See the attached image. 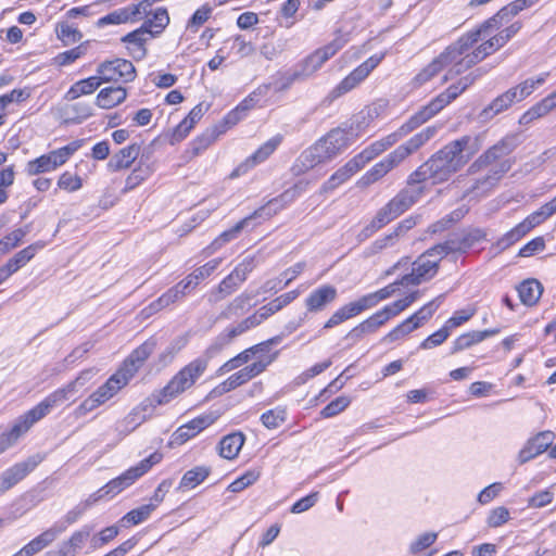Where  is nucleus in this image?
I'll use <instances>...</instances> for the list:
<instances>
[{
  "mask_svg": "<svg viewBox=\"0 0 556 556\" xmlns=\"http://www.w3.org/2000/svg\"><path fill=\"white\" fill-rule=\"evenodd\" d=\"M87 45H88V42L86 41L71 50L59 53L58 56L55 58L56 63L61 66H64V65L75 62L77 59H79L80 56L86 54Z\"/></svg>",
  "mask_w": 556,
  "mask_h": 556,
  "instance_id": "nucleus-60",
  "label": "nucleus"
},
{
  "mask_svg": "<svg viewBox=\"0 0 556 556\" xmlns=\"http://www.w3.org/2000/svg\"><path fill=\"white\" fill-rule=\"evenodd\" d=\"M556 108V91L531 108L536 118L542 117Z\"/></svg>",
  "mask_w": 556,
  "mask_h": 556,
  "instance_id": "nucleus-64",
  "label": "nucleus"
},
{
  "mask_svg": "<svg viewBox=\"0 0 556 556\" xmlns=\"http://www.w3.org/2000/svg\"><path fill=\"white\" fill-rule=\"evenodd\" d=\"M220 263L222 258L211 260L203 266L195 268L191 274L184 278V280L190 281V289L192 290L199 285L200 281L210 277L217 269Z\"/></svg>",
  "mask_w": 556,
  "mask_h": 556,
  "instance_id": "nucleus-45",
  "label": "nucleus"
},
{
  "mask_svg": "<svg viewBox=\"0 0 556 556\" xmlns=\"http://www.w3.org/2000/svg\"><path fill=\"white\" fill-rule=\"evenodd\" d=\"M155 343L153 341L143 342L128 355L117 371L121 372L126 378V380L130 381L139 368L153 353Z\"/></svg>",
  "mask_w": 556,
  "mask_h": 556,
  "instance_id": "nucleus-17",
  "label": "nucleus"
},
{
  "mask_svg": "<svg viewBox=\"0 0 556 556\" xmlns=\"http://www.w3.org/2000/svg\"><path fill=\"white\" fill-rule=\"evenodd\" d=\"M127 98V90L124 87H106L100 90L97 96V105L101 109H112L123 103Z\"/></svg>",
  "mask_w": 556,
  "mask_h": 556,
  "instance_id": "nucleus-29",
  "label": "nucleus"
},
{
  "mask_svg": "<svg viewBox=\"0 0 556 556\" xmlns=\"http://www.w3.org/2000/svg\"><path fill=\"white\" fill-rule=\"evenodd\" d=\"M321 139L333 159L353 142L352 137L346 134V129L343 127L331 129Z\"/></svg>",
  "mask_w": 556,
  "mask_h": 556,
  "instance_id": "nucleus-25",
  "label": "nucleus"
},
{
  "mask_svg": "<svg viewBox=\"0 0 556 556\" xmlns=\"http://www.w3.org/2000/svg\"><path fill=\"white\" fill-rule=\"evenodd\" d=\"M56 33L58 37L64 41L65 45L75 43L83 38V34L77 28H73L66 23L59 24Z\"/></svg>",
  "mask_w": 556,
  "mask_h": 556,
  "instance_id": "nucleus-62",
  "label": "nucleus"
},
{
  "mask_svg": "<svg viewBox=\"0 0 556 556\" xmlns=\"http://www.w3.org/2000/svg\"><path fill=\"white\" fill-rule=\"evenodd\" d=\"M138 16L137 9H129L128 7L115 10L105 16L101 17L97 22L98 27H103L105 25H118L127 23L128 21H134Z\"/></svg>",
  "mask_w": 556,
  "mask_h": 556,
  "instance_id": "nucleus-41",
  "label": "nucleus"
},
{
  "mask_svg": "<svg viewBox=\"0 0 556 556\" xmlns=\"http://www.w3.org/2000/svg\"><path fill=\"white\" fill-rule=\"evenodd\" d=\"M489 54L485 47L481 43L477 49H475L471 53H467L463 59L455 62L453 67L447 72L444 76V81H447L448 78L460 75L468 68L472 67L483 59H485Z\"/></svg>",
  "mask_w": 556,
  "mask_h": 556,
  "instance_id": "nucleus-27",
  "label": "nucleus"
},
{
  "mask_svg": "<svg viewBox=\"0 0 556 556\" xmlns=\"http://www.w3.org/2000/svg\"><path fill=\"white\" fill-rule=\"evenodd\" d=\"M102 80L100 76H91L81 80L76 81L68 91L65 93V99L73 101L80 96L93 93L101 85Z\"/></svg>",
  "mask_w": 556,
  "mask_h": 556,
  "instance_id": "nucleus-33",
  "label": "nucleus"
},
{
  "mask_svg": "<svg viewBox=\"0 0 556 556\" xmlns=\"http://www.w3.org/2000/svg\"><path fill=\"white\" fill-rule=\"evenodd\" d=\"M451 330L444 325L420 343V349L428 350L441 345L448 337Z\"/></svg>",
  "mask_w": 556,
  "mask_h": 556,
  "instance_id": "nucleus-63",
  "label": "nucleus"
},
{
  "mask_svg": "<svg viewBox=\"0 0 556 556\" xmlns=\"http://www.w3.org/2000/svg\"><path fill=\"white\" fill-rule=\"evenodd\" d=\"M263 317L261 314L255 312L253 315L247 317L242 321H240L237 326L232 328H228L225 332L218 334L215 341L208 346L207 353L213 354L222 351L226 345H228L236 337L242 334L247 330L258 326L263 321Z\"/></svg>",
  "mask_w": 556,
  "mask_h": 556,
  "instance_id": "nucleus-15",
  "label": "nucleus"
},
{
  "mask_svg": "<svg viewBox=\"0 0 556 556\" xmlns=\"http://www.w3.org/2000/svg\"><path fill=\"white\" fill-rule=\"evenodd\" d=\"M517 291L522 304L533 306L540 300L543 293V286L534 278L523 280L518 287Z\"/></svg>",
  "mask_w": 556,
  "mask_h": 556,
  "instance_id": "nucleus-28",
  "label": "nucleus"
},
{
  "mask_svg": "<svg viewBox=\"0 0 556 556\" xmlns=\"http://www.w3.org/2000/svg\"><path fill=\"white\" fill-rule=\"evenodd\" d=\"M37 419H24L14 425L9 431L0 434V454L13 446L25 434Z\"/></svg>",
  "mask_w": 556,
  "mask_h": 556,
  "instance_id": "nucleus-30",
  "label": "nucleus"
},
{
  "mask_svg": "<svg viewBox=\"0 0 556 556\" xmlns=\"http://www.w3.org/2000/svg\"><path fill=\"white\" fill-rule=\"evenodd\" d=\"M444 58L445 56H442L441 53L434 58L431 63H429L414 77V84L416 86H421L429 81L438 73H440L445 66L448 65Z\"/></svg>",
  "mask_w": 556,
  "mask_h": 556,
  "instance_id": "nucleus-44",
  "label": "nucleus"
},
{
  "mask_svg": "<svg viewBox=\"0 0 556 556\" xmlns=\"http://www.w3.org/2000/svg\"><path fill=\"white\" fill-rule=\"evenodd\" d=\"M66 399L65 396V390H56L49 396H47L43 401H41L38 405H36L34 408L29 409L24 417L29 418H39L45 417L46 415L50 414V409L61 401H64Z\"/></svg>",
  "mask_w": 556,
  "mask_h": 556,
  "instance_id": "nucleus-38",
  "label": "nucleus"
},
{
  "mask_svg": "<svg viewBox=\"0 0 556 556\" xmlns=\"http://www.w3.org/2000/svg\"><path fill=\"white\" fill-rule=\"evenodd\" d=\"M306 189V184L298 182L291 188L285 190L278 197L269 200L265 205L258 207L253 212V216L262 219H268L288 204L292 203L303 191Z\"/></svg>",
  "mask_w": 556,
  "mask_h": 556,
  "instance_id": "nucleus-14",
  "label": "nucleus"
},
{
  "mask_svg": "<svg viewBox=\"0 0 556 556\" xmlns=\"http://www.w3.org/2000/svg\"><path fill=\"white\" fill-rule=\"evenodd\" d=\"M437 132L435 127H427L404 144L399 146L394 151L388 154L383 160L375 164L367 170L356 182L361 189H365L370 185L379 181L399 164H401L408 155L417 151L427 141H429Z\"/></svg>",
  "mask_w": 556,
  "mask_h": 556,
  "instance_id": "nucleus-3",
  "label": "nucleus"
},
{
  "mask_svg": "<svg viewBox=\"0 0 556 556\" xmlns=\"http://www.w3.org/2000/svg\"><path fill=\"white\" fill-rule=\"evenodd\" d=\"M416 225L417 220L413 216L403 219L396 225L392 232L375 240L368 248H366L364 251V256L371 257L380 253L384 249L393 247L402 236H404L408 230L414 228Z\"/></svg>",
  "mask_w": 556,
  "mask_h": 556,
  "instance_id": "nucleus-16",
  "label": "nucleus"
},
{
  "mask_svg": "<svg viewBox=\"0 0 556 556\" xmlns=\"http://www.w3.org/2000/svg\"><path fill=\"white\" fill-rule=\"evenodd\" d=\"M149 37L147 36L146 27H139L138 29L128 33L122 38V41L128 45H132L134 48H128L130 50L131 55L136 60H141L147 54V49L144 47Z\"/></svg>",
  "mask_w": 556,
  "mask_h": 556,
  "instance_id": "nucleus-32",
  "label": "nucleus"
},
{
  "mask_svg": "<svg viewBox=\"0 0 556 556\" xmlns=\"http://www.w3.org/2000/svg\"><path fill=\"white\" fill-rule=\"evenodd\" d=\"M463 253L468 249L482 241L486 237V232L481 228H469L464 230L462 233H456Z\"/></svg>",
  "mask_w": 556,
  "mask_h": 556,
  "instance_id": "nucleus-52",
  "label": "nucleus"
},
{
  "mask_svg": "<svg viewBox=\"0 0 556 556\" xmlns=\"http://www.w3.org/2000/svg\"><path fill=\"white\" fill-rule=\"evenodd\" d=\"M213 419H190L187 424L180 426L170 437L169 444L182 445L194 438L202 430L206 429Z\"/></svg>",
  "mask_w": 556,
  "mask_h": 556,
  "instance_id": "nucleus-22",
  "label": "nucleus"
},
{
  "mask_svg": "<svg viewBox=\"0 0 556 556\" xmlns=\"http://www.w3.org/2000/svg\"><path fill=\"white\" fill-rule=\"evenodd\" d=\"M342 43L339 39H334L328 45L316 49L313 53L300 61L294 68L299 73L302 80L313 76L321 66L332 58L340 49Z\"/></svg>",
  "mask_w": 556,
  "mask_h": 556,
  "instance_id": "nucleus-10",
  "label": "nucleus"
},
{
  "mask_svg": "<svg viewBox=\"0 0 556 556\" xmlns=\"http://www.w3.org/2000/svg\"><path fill=\"white\" fill-rule=\"evenodd\" d=\"M500 332V329H486V330H473L460 334L454 342L451 350V354H456L463 350L469 349L472 345L482 342L486 338L495 336Z\"/></svg>",
  "mask_w": 556,
  "mask_h": 556,
  "instance_id": "nucleus-26",
  "label": "nucleus"
},
{
  "mask_svg": "<svg viewBox=\"0 0 556 556\" xmlns=\"http://www.w3.org/2000/svg\"><path fill=\"white\" fill-rule=\"evenodd\" d=\"M353 175L354 174L351 170V168L345 164L336 173H333L327 181L324 182V185L321 186V192L327 193L334 190L337 187L346 181Z\"/></svg>",
  "mask_w": 556,
  "mask_h": 556,
  "instance_id": "nucleus-54",
  "label": "nucleus"
},
{
  "mask_svg": "<svg viewBox=\"0 0 556 556\" xmlns=\"http://www.w3.org/2000/svg\"><path fill=\"white\" fill-rule=\"evenodd\" d=\"M210 475V468L204 466L188 470L181 478L179 489H193L203 482Z\"/></svg>",
  "mask_w": 556,
  "mask_h": 556,
  "instance_id": "nucleus-47",
  "label": "nucleus"
},
{
  "mask_svg": "<svg viewBox=\"0 0 556 556\" xmlns=\"http://www.w3.org/2000/svg\"><path fill=\"white\" fill-rule=\"evenodd\" d=\"M151 174V170L148 166L142 167L138 166L136 167L129 176L126 178L125 187L123 189V192L126 193L134 188H136L138 185H140L142 181H144Z\"/></svg>",
  "mask_w": 556,
  "mask_h": 556,
  "instance_id": "nucleus-58",
  "label": "nucleus"
},
{
  "mask_svg": "<svg viewBox=\"0 0 556 556\" xmlns=\"http://www.w3.org/2000/svg\"><path fill=\"white\" fill-rule=\"evenodd\" d=\"M65 529V526L54 525L27 543L26 547L31 556L49 546Z\"/></svg>",
  "mask_w": 556,
  "mask_h": 556,
  "instance_id": "nucleus-31",
  "label": "nucleus"
},
{
  "mask_svg": "<svg viewBox=\"0 0 556 556\" xmlns=\"http://www.w3.org/2000/svg\"><path fill=\"white\" fill-rule=\"evenodd\" d=\"M530 230L525 225L523 222L519 223L508 232H506L498 241L496 242V247L501 250H505L513 245L515 242L520 240L523 236H526Z\"/></svg>",
  "mask_w": 556,
  "mask_h": 556,
  "instance_id": "nucleus-53",
  "label": "nucleus"
},
{
  "mask_svg": "<svg viewBox=\"0 0 556 556\" xmlns=\"http://www.w3.org/2000/svg\"><path fill=\"white\" fill-rule=\"evenodd\" d=\"M422 188H404L396 193L387 204L377 211V215L386 225L396 219L408 211L422 194Z\"/></svg>",
  "mask_w": 556,
  "mask_h": 556,
  "instance_id": "nucleus-8",
  "label": "nucleus"
},
{
  "mask_svg": "<svg viewBox=\"0 0 556 556\" xmlns=\"http://www.w3.org/2000/svg\"><path fill=\"white\" fill-rule=\"evenodd\" d=\"M462 92H464V88H459L457 84H454L430 102L434 106V110L440 112L444 106L455 100Z\"/></svg>",
  "mask_w": 556,
  "mask_h": 556,
  "instance_id": "nucleus-55",
  "label": "nucleus"
},
{
  "mask_svg": "<svg viewBox=\"0 0 556 556\" xmlns=\"http://www.w3.org/2000/svg\"><path fill=\"white\" fill-rule=\"evenodd\" d=\"M254 293L243 292L235 298L227 307L220 313V317L229 319L233 316L241 315L248 307H250L251 300L255 296Z\"/></svg>",
  "mask_w": 556,
  "mask_h": 556,
  "instance_id": "nucleus-43",
  "label": "nucleus"
},
{
  "mask_svg": "<svg viewBox=\"0 0 556 556\" xmlns=\"http://www.w3.org/2000/svg\"><path fill=\"white\" fill-rule=\"evenodd\" d=\"M437 113H439L437 110H434V106L430 102L429 104L425 105L422 109H420L417 113H415L405 124H403L399 129L401 132L405 136H407L409 132L418 128L420 125L426 123L428 119H430L432 116H434Z\"/></svg>",
  "mask_w": 556,
  "mask_h": 556,
  "instance_id": "nucleus-39",
  "label": "nucleus"
},
{
  "mask_svg": "<svg viewBox=\"0 0 556 556\" xmlns=\"http://www.w3.org/2000/svg\"><path fill=\"white\" fill-rule=\"evenodd\" d=\"M481 30H471L458 38L454 43L445 48L441 52L442 56H445V61L451 64L455 62L460 55L469 51L475 43H477L481 36Z\"/></svg>",
  "mask_w": 556,
  "mask_h": 556,
  "instance_id": "nucleus-19",
  "label": "nucleus"
},
{
  "mask_svg": "<svg viewBox=\"0 0 556 556\" xmlns=\"http://www.w3.org/2000/svg\"><path fill=\"white\" fill-rule=\"evenodd\" d=\"M430 252L441 262L445 256L454 253H463L458 236L454 235L442 243L431 247Z\"/></svg>",
  "mask_w": 556,
  "mask_h": 556,
  "instance_id": "nucleus-48",
  "label": "nucleus"
},
{
  "mask_svg": "<svg viewBox=\"0 0 556 556\" xmlns=\"http://www.w3.org/2000/svg\"><path fill=\"white\" fill-rule=\"evenodd\" d=\"M241 285L240 281H237L236 278L229 274L227 277H225L220 283L217 287V290L214 292V302H218L226 296L230 295L232 292H235L239 286Z\"/></svg>",
  "mask_w": 556,
  "mask_h": 556,
  "instance_id": "nucleus-56",
  "label": "nucleus"
},
{
  "mask_svg": "<svg viewBox=\"0 0 556 556\" xmlns=\"http://www.w3.org/2000/svg\"><path fill=\"white\" fill-rule=\"evenodd\" d=\"M521 22H515L482 45L485 47L489 54H491L493 51L508 42L521 29Z\"/></svg>",
  "mask_w": 556,
  "mask_h": 556,
  "instance_id": "nucleus-37",
  "label": "nucleus"
},
{
  "mask_svg": "<svg viewBox=\"0 0 556 556\" xmlns=\"http://www.w3.org/2000/svg\"><path fill=\"white\" fill-rule=\"evenodd\" d=\"M244 443V437L240 432L230 433L219 442V455L226 459L235 458Z\"/></svg>",
  "mask_w": 556,
  "mask_h": 556,
  "instance_id": "nucleus-36",
  "label": "nucleus"
},
{
  "mask_svg": "<svg viewBox=\"0 0 556 556\" xmlns=\"http://www.w3.org/2000/svg\"><path fill=\"white\" fill-rule=\"evenodd\" d=\"M481 30H471L458 38L454 43L445 48L441 52L442 56H445V61L451 64L455 62L460 55L469 51L475 43H477L481 36Z\"/></svg>",
  "mask_w": 556,
  "mask_h": 556,
  "instance_id": "nucleus-20",
  "label": "nucleus"
},
{
  "mask_svg": "<svg viewBox=\"0 0 556 556\" xmlns=\"http://www.w3.org/2000/svg\"><path fill=\"white\" fill-rule=\"evenodd\" d=\"M208 366V357H198L182 367L168 383L147 399L149 405H163L172 399L190 389L195 381L205 372Z\"/></svg>",
  "mask_w": 556,
  "mask_h": 556,
  "instance_id": "nucleus-4",
  "label": "nucleus"
},
{
  "mask_svg": "<svg viewBox=\"0 0 556 556\" xmlns=\"http://www.w3.org/2000/svg\"><path fill=\"white\" fill-rule=\"evenodd\" d=\"M383 58L384 53L371 55L342 79L340 84L330 91L328 98L334 100L354 89L380 64Z\"/></svg>",
  "mask_w": 556,
  "mask_h": 556,
  "instance_id": "nucleus-11",
  "label": "nucleus"
},
{
  "mask_svg": "<svg viewBox=\"0 0 556 556\" xmlns=\"http://www.w3.org/2000/svg\"><path fill=\"white\" fill-rule=\"evenodd\" d=\"M140 150L141 147L138 143H131L128 147L121 149L110 159L108 169L110 172H118L130 167L139 156Z\"/></svg>",
  "mask_w": 556,
  "mask_h": 556,
  "instance_id": "nucleus-24",
  "label": "nucleus"
},
{
  "mask_svg": "<svg viewBox=\"0 0 556 556\" xmlns=\"http://www.w3.org/2000/svg\"><path fill=\"white\" fill-rule=\"evenodd\" d=\"M479 149L478 137L463 136L453 140L414 170L407 178V185L415 186L427 180H431L433 185L446 182L472 159Z\"/></svg>",
  "mask_w": 556,
  "mask_h": 556,
  "instance_id": "nucleus-1",
  "label": "nucleus"
},
{
  "mask_svg": "<svg viewBox=\"0 0 556 556\" xmlns=\"http://www.w3.org/2000/svg\"><path fill=\"white\" fill-rule=\"evenodd\" d=\"M55 169L49 154H43L27 164V173L31 176Z\"/></svg>",
  "mask_w": 556,
  "mask_h": 556,
  "instance_id": "nucleus-59",
  "label": "nucleus"
},
{
  "mask_svg": "<svg viewBox=\"0 0 556 556\" xmlns=\"http://www.w3.org/2000/svg\"><path fill=\"white\" fill-rule=\"evenodd\" d=\"M102 83H130L136 78V68L134 64L125 59H115L104 61L97 67Z\"/></svg>",
  "mask_w": 556,
  "mask_h": 556,
  "instance_id": "nucleus-12",
  "label": "nucleus"
},
{
  "mask_svg": "<svg viewBox=\"0 0 556 556\" xmlns=\"http://www.w3.org/2000/svg\"><path fill=\"white\" fill-rule=\"evenodd\" d=\"M318 155L314 152L312 147H308L305 149L300 156L296 159L295 164L293 166V170L295 174H302L305 173L315 166L321 164Z\"/></svg>",
  "mask_w": 556,
  "mask_h": 556,
  "instance_id": "nucleus-50",
  "label": "nucleus"
},
{
  "mask_svg": "<svg viewBox=\"0 0 556 556\" xmlns=\"http://www.w3.org/2000/svg\"><path fill=\"white\" fill-rule=\"evenodd\" d=\"M258 218L257 216H253V213L247 217H244L243 219H241L240 222H238L233 227H231L230 229L228 230H225L224 232H222L212 243L210 247H207L206 249H204L203 252H206L208 250H212V251H216L218 250L219 248H222L225 243L236 239L240 232L248 226V224L252 220V219H256Z\"/></svg>",
  "mask_w": 556,
  "mask_h": 556,
  "instance_id": "nucleus-34",
  "label": "nucleus"
},
{
  "mask_svg": "<svg viewBox=\"0 0 556 556\" xmlns=\"http://www.w3.org/2000/svg\"><path fill=\"white\" fill-rule=\"evenodd\" d=\"M516 99L517 89H508L506 92L495 98L491 104L482 111L481 115L486 118L493 117L494 115L507 110Z\"/></svg>",
  "mask_w": 556,
  "mask_h": 556,
  "instance_id": "nucleus-35",
  "label": "nucleus"
},
{
  "mask_svg": "<svg viewBox=\"0 0 556 556\" xmlns=\"http://www.w3.org/2000/svg\"><path fill=\"white\" fill-rule=\"evenodd\" d=\"M282 135L278 134L267 140L247 160V164L254 166L267 160L282 142Z\"/></svg>",
  "mask_w": 556,
  "mask_h": 556,
  "instance_id": "nucleus-42",
  "label": "nucleus"
},
{
  "mask_svg": "<svg viewBox=\"0 0 556 556\" xmlns=\"http://www.w3.org/2000/svg\"><path fill=\"white\" fill-rule=\"evenodd\" d=\"M437 113H439L437 110H434V106L430 102L429 104L425 105L422 109H420L417 113H415L405 124H403L399 129L401 132L405 136H407L409 132L418 128L420 125L426 123L428 119H430L432 116H434Z\"/></svg>",
  "mask_w": 556,
  "mask_h": 556,
  "instance_id": "nucleus-40",
  "label": "nucleus"
},
{
  "mask_svg": "<svg viewBox=\"0 0 556 556\" xmlns=\"http://www.w3.org/2000/svg\"><path fill=\"white\" fill-rule=\"evenodd\" d=\"M412 271L400 279L402 285L419 286L432 279L438 274L440 261L428 249L412 263Z\"/></svg>",
  "mask_w": 556,
  "mask_h": 556,
  "instance_id": "nucleus-9",
  "label": "nucleus"
},
{
  "mask_svg": "<svg viewBox=\"0 0 556 556\" xmlns=\"http://www.w3.org/2000/svg\"><path fill=\"white\" fill-rule=\"evenodd\" d=\"M556 435L553 431H542L529 439L526 445L518 453L519 464H526L552 446Z\"/></svg>",
  "mask_w": 556,
  "mask_h": 556,
  "instance_id": "nucleus-18",
  "label": "nucleus"
},
{
  "mask_svg": "<svg viewBox=\"0 0 556 556\" xmlns=\"http://www.w3.org/2000/svg\"><path fill=\"white\" fill-rule=\"evenodd\" d=\"M154 510H155V508L150 503L146 504V505H142V506L138 507V508H135V509L128 511L121 519V522L123 523V526H127V525L136 526V525H139V523L146 521L151 516V514Z\"/></svg>",
  "mask_w": 556,
  "mask_h": 556,
  "instance_id": "nucleus-51",
  "label": "nucleus"
},
{
  "mask_svg": "<svg viewBox=\"0 0 556 556\" xmlns=\"http://www.w3.org/2000/svg\"><path fill=\"white\" fill-rule=\"evenodd\" d=\"M417 329L416 324H410L408 319H405L403 323H401L399 326H396L394 329H392L389 333H387L382 341L383 342H394L400 340L401 338L405 337L406 334L410 333Z\"/></svg>",
  "mask_w": 556,
  "mask_h": 556,
  "instance_id": "nucleus-61",
  "label": "nucleus"
},
{
  "mask_svg": "<svg viewBox=\"0 0 556 556\" xmlns=\"http://www.w3.org/2000/svg\"><path fill=\"white\" fill-rule=\"evenodd\" d=\"M190 281H185L184 279L179 281L177 285L168 289L163 296V302L168 306L172 303L177 302L181 298H184L190 291Z\"/></svg>",
  "mask_w": 556,
  "mask_h": 556,
  "instance_id": "nucleus-57",
  "label": "nucleus"
},
{
  "mask_svg": "<svg viewBox=\"0 0 556 556\" xmlns=\"http://www.w3.org/2000/svg\"><path fill=\"white\" fill-rule=\"evenodd\" d=\"M128 382L121 372L116 371L78 406L77 413L80 415L91 413L111 400Z\"/></svg>",
  "mask_w": 556,
  "mask_h": 556,
  "instance_id": "nucleus-7",
  "label": "nucleus"
},
{
  "mask_svg": "<svg viewBox=\"0 0 556 556\" xmlns=\"http://www.w3.org/2000/svg\"><path fill=\"white\" fill-rule=\"evenodd\" d=\"M92 529L88 526L75 531L72 536L63 542L58 551L49 552L47 556H75L76 552L85 545L91 534Z\"/></svg>",
  "mask_w": 556,
  "mask_h": 556,
  "instance_id": "nucleus-23",
  "label": "nucleus"
},
{
  "mask_svg": "<svg viewBox=\"0 0 556 556\" xmlns=\"http://www.w3.org/2000/svg\"><path fill=\"white\" fill-rule=\"evenodd\" d=\"M444 299V294H440L426 305H424L418 312L409 316L407 319L413 325L416 324L417 328L421 326L424 321H427L431 318V316L434 314V312L439 308L442 301Z\"/></svg>",
  "mask_w": 556,
  "mask_h": 556,
  "instance_id": "nucleus-46",
  "label": "nucleus"
},
{
  "mask_svg": "<svg viewBox=\"0 0 556 556\" xmlns=\"http://www.w3.org/2000/svg\"><path fill=\"white\" fill-rule=\"evenodd\" d=\"M41 247L42 245L39 244H30L27 248L21 250L5 263L7 267L11 270L12 274H14L27 262H29L34 257L37 249Z\"/></svg>",
  "mask_w": 556,
  "mask_h": 556,
  "instance_id": "nucleus-49",
  "label": "nucleus"
},
{
  "mask_svg": "<svg viewBox=\"0 0 556 556\" xmlns=\"http://www.w3.org/2000/svg\"><path fill=\"white\" fill-rule=\"evenodd\" d=\"M337 296L338 291L331 285H324L313 290L305 300L307 312L317 313L324 311Z\"/></svg>",
  "mask_w": 556,
  "mask_h": 556,
  "instance_id": "nucleus-21",
  "label": "nucleus"
},
{
  "mask_svg": "<svg viewBox=\"0 0 556 556\" xmlns=\"http://www.w3.org/2000/svg\"><path fill=\"white\" fill-rule=\"evenodd\" d=\"M163 455L161 453H152L147 458L142 459L137 466H134L123 472L121 476L109 481L103 488L98 490L93 495L96 498L101 500L105 495L114 496L121 493L126 488L130 486L147 473L153 465L159 464L162 460Z\"/></svg>",
  "mask_w": 556,
  "mask_h": 556,
  "instance_id": "nucleus-6",
  "label": "nucleus"
},
{
  "mask_svg": "<svg viewBox=\"0 0 556 556\" xmlns=\"http://www.w3.org/2000/svg\"><path fill=\"white\" fill-rule=\"evenodd\" d=\"M521 143L519 134H509L497 143L483 152L467 169L468 175H473L482 169L489 168L486 175L475 180L466 190V195L470 193H485L490 191L502 178L510 170L514 161L507 159Z\"/></svg>",
  "mask_w": 556,
  "mask_h": 556,
  "instance_id": "nucleus-2",
  "label": "nucleus"
},
{
  "mask_svg": "<svg viewBox=\"0 0 556 556\" xmlns=\"http://www.w3.org/2000/svg\"><path fill=\"white\" fill-rule=\"evenodd\" d=\"M400 286L403 285L399 279L376 292L363 295L358 300L343 305L331 315V317L325 323L323 329H331L345 320L359 315L364 311L374 307L380 301L394 294Z\"/></svg>",
  "mask_w": 556,
  "mask_h": 556,
  "instance_id": "nucleus-5",
  "label": "nucleus"
},
{
  "mask_svg": "<svg viewBox=\"0 0 556 556\" xmlns=\"http://www.w3.org/2000/svg\"><path fill=\"white\" fill-rule=\"evenodd\" d=\"M45 454L37 453L21 463H16L0 475V495L12 489L30 473L43 459Z\"/></svg>",
  "mask_w": 556,
  "mask_h": 556,
  "instance_id": "nucleus-13",
  "label": "nucleus"
}]
</instances>
